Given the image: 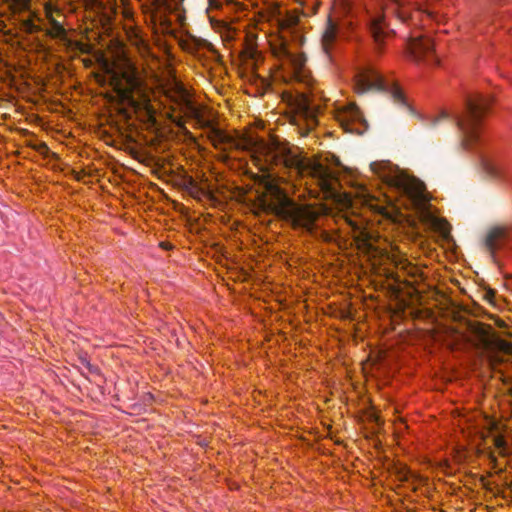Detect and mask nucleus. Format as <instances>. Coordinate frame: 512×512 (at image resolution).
Wrapping results in <instances>:
<instances>
[{
	"instance_id": "4468645a",
	"label": "nucleus",
	"mask_w": 512,
	"mask_h": 512,
	"mask_svg": "<svg viewBox=\"0 0 512 512\" xmlns=\"http://www.w3.org/2000/svg\"><path fill=\"white\" fill-rule=\"evenodd\" d=\"M508 240V230L504 227L492 228L486 237V247L488 251L494 256L495 252L504 246Z\"/></svg>"
},
{
	"instance_id": "b1692460",
	"label": "nucleus",
	"mask_w": 512,
	"mask_h": 512,
	"mask_svg": "<svg viewBox=\"0 0 512 512\" xmlns=\"http://www.w3.org/2000/svg\"><path fill=\"white\" fill-rule=\"evenodd\" d=\"M225 2L227 0H208L209 7L207 12L209 13L211 9H219Z\"/></svg>"
},
{
	"instance_id": "7c9ffc66",
	"label": "nucleus",
	"mask_w": 512,
	"mask_h": 512,
	"mask_svg": "<svg viewBox=\"0 0 512 512\" xmlns=\"http://www.w3.org/2000/svg\"><path fill=\"white\" fill-rule=\"evenodd\" d=\"M79 46H80V50H81L82 52H86V49H85V45H84V44H79Z\"/></svg>"
},
{
	"instance_id": "a878e982",
	"label": "nucleus",
	"mask_w": 512,
	"mask_h": 512,
	"mask_svg": "<svg viewBox=\"0 0 512 512\" xmlns=\"http://www.w3.org/2000/svg\"><path fill=\"white\" fill-rule=\"evenodd\" d=\"M494 443H495V446L498 448H502L505 446V440L500 436H498L494 439Z\"/></svg>"
},
{
	"instance_id": "1a4fd4ad",
	"label": "nucleus",
	"mask_w": 512,
	"mask_h": 512,
	"mask_svg": "<svg viewBox=\"0 0 512 512\" xmlns=\"http://www.w3.org/2000/svg\"><path fill=\"white\" fill-rule=\"evenodd\" d=\"M109 82L110 86L122 101H134V92L139 89L140 86V81L135 70L110 71Z\"/></svg>"
},
{
	"instance_id": "6ab92c4d",
	"label": "nucleus",
	"mask_w": 512,
	"mask_h": 512,
	"mask_svg": "<svg viewBox=\"0 0 512 512\" xmlns=\"http://www.w3.org/2000/svg\"><path fill=\"white\" fill-rule=\"evenodd\" d=\"M13 14L30 11L31 0H5Z\"/></svg>"
},
{
	"instance_id": "72a5a7b5",
	"label": "nucleus",
	"mask_w": 512,
	"mask_h": 512,
	"mask_svg": "<svg viewBox=\"0 0 512 512\" xmlns=\"http://www.w3.org/2000/svg\"><path fill=\"white\" fill-rule=\"evenodd\" d=\"M510 390H511V394H512V388Z\"/></svg>"
},
{
	"instance_id": "473e14b6",
	"label": "nucleus",
	"mask_w": 512,
	"mask_h": 512,
	"mask_svg": "<svg viewBox=\"0 0 512 512\" xmlns=\"http://www.w3.org/2000/svg\"><path fill=\"white\" fill-rule=\"evenodd\" d=\"M262 81H263V84L265 85V87H268L270 85L267 80L263 79Z\"/></svg>"
},
{
	"instance_id": "0eeeda50",
	"label": "nucleus",
	"mask_w": 512,
	"mask_h": 512,
	"mask_svg": "<svg viewBox=\"0 0 512 512\" xmlns=\"http://www.w3.org/2000/svg\"><path fill=\"white\" fill-rule=\"evenodd\" d=\"M183 1L154 0L155 8L151 14V20L155 26H159L162 33H170L172 31V17H174V20L180 27L185 25L186 15Z\"/></svg>"
},
{
	"instance_id": "2f4dec72",
	"label": "nucleus",
	"mask_w": 512,
	"mask_h": 512,
	"mask_svg": "<svg viewBox=\"0 0 512 512\" xmlns=\"http://www.w3.org/2000/svg\"><path fill=\"white\" fill-rule=\"evenodd\" d=\"M83 363H85V365L87 366V368H88L89 370H91V365H90V363H89V362H87L86 360H83Z\"/></svg>"
},
{
	"instance_id": "ddd939ff",
	"label": "nucleus",
	"mask_w": 512,
	"mask_h": 512,
	"mask_svg": "<svg viewBox=\"0 0 512 512\" xmlns=\"http://www.w3.org/2000/svg\"><path fill=\"white\" fill-rule=\"evenodd\" d=\"M482 165L485 171L493 177L503 176L508 166L506 159L499 154L483 155Z\"/></svg>"
},
{
	"instance_id": "39448f33",
	"label": "nucleus",
	"mask_w": 512,
	"mask_h": 512,
	"mask_svg": "<svg viewBox=\"0 0 512 512\" xmlns=\"http://www.w3.org/2000/svg\"><path fill=\"white\" fill-rule=\"evenodd\" d=\"M370 167L389 188L395 190L401 196H405L417 210L423 211L425 209L427 196L423 182L415 177L408 176L388 161L373 162Z\"/></svg>"
},
{
	"instance_id": "423d86ee",
	"label": "nucleus",
	"mask_w": 512,
	"mask_h": 512,
	"mask_svg": "<svg viewBox=\"0 0 512 512\" xmlns=\"http://www.w3.org/2000/svg\"><path fill=\"white\" fill-rule=\"evenodd\" d=\"M283 98L288 103L291 121L299 127L302 135L308 134L318 125V117L322 111L320 105L315 104L303 93H284Z\"/></svg>"
},
{
	"instance_id": "7ed1b4c3",
	"label": "nucleus",
	"mask_w": 512,
	"mask_h": 512,
	"mask_svg": "<svg viewBox=\"0 0 512 512\" xmlns=\"http://www.w3.org/2000/svg\"><path fill=\"white\" fill-rule=\"evenodd\" d=\"M305 15L297 9L279 12L277 33L269 37L272 55L279 62L280 76L285 82H298L308 85L311 74L306 67V57L301 51L304 36L300 29V17Z\"/></svg>"
},
{
	"instance_id": "bb28decb",
	"label": "nucleus",
	"mask_w": 512,
	"mask_h": 512,
	"mask_svg": "<svg viewBox=\"0 0 512 512\" xmlns=\"http://www.w3.org/2000/svg\"><path fill=\"white\" fill-rule=\"evenodd\" d=\"M450 118V114L447 111H442L439 116L435 119L434 123L439 122L441 119H448Z\"/></svg>"
},
{
	"instance_id": "aec40b11",
	"label": "nucleus",
	"mask_w": 512,
	"mask_h": 512,
	"mask_svg": "<svg viewBox=\"0 0 512 512\" xmlns=\"http://www.w3.org/2000/svg\"><path fill=\"white\" fill-rule=\"evenodd\" d=\"M45 34L53 39L65 40L67 38V30L64 27L63 23L58 25L44 28Z\"/></svg>"
},
{
	"instance_id": "dca6fc26",
	"label": "nucleus",
	"mask_w": 512,
	"mask_h": 512,
	"mask_svg": "<svg viewBox=\"0 0 512 512\" xmlns=\"http://www.w3.org/2000/svg\"><path fill=\"white\" fill-rule=\"evenodd\" d=\"M368 205L376 212L383 215L388 214V207L398 208V205L396 204L395 200L387 195H385V199L383 202L372 198L371 200L368 201Z\"/></svg>"
},
{
	"instance_id": "393cba45",
	"label": "nucleus",
	"mask_w": 512,
	"mask_h": 512,
	"mask_svg": "<svg viewBox=\"0 0 512 512\" xmlns=\"http://www.w3.org/2000/svg\"><path fill=\"white\" fill-rule=\"evenodd\" d=\"M28 12H29V16H28V18H33V19H34V22H36V23H39V24H41V23H42L43 19L39 16L38 12H36V11H31V10H30V11H28Z\"/></svg>"
},
{
	"instance_id": "20e7f679",
	"label": "nucleus",
	"mask_w": 512,
	"mask_h": 512,
	"mask_svg": "<svg viewBox=\"0 0 512 512\" xmlns=\"http://www.w3.org/2000/svg\"><path fill=\"white\" fill-rule=\"evenodd\" d=\"M489 95L475 93L466 98L465 108L461 114H455L453 120L462 135V146L473 150L482 144L483 120L492 105Z\"/></svg>"
},
{
	"instance_id": "2eb2a0df",
	"label": "nucleus",
	"mask_w": 512,
	"mask_h": 512,
	"mask_svg": "<svg viewBox=\"0 0 512 512\" xmlns=\"http://www.w3.org/2000/svg\"><path fill=\"white\" fill-rule=\"evenodd\" d=\"M209 20L212 28L220 34L223 41L230 42L234 40L236 36V30L232 28L227 22L224 20L216 19L210 15Z\"/></svg>"
},
{
	"instance_id": "cd10ccee",
	"label": "nucleus",
	"mask_w": 512,
	"mask_h": 512,
	"mask_svg": "<svg viewBox=\"0 0 512 512\" xmlns=\"http://www.w3.org/2000/svg\"><path fill=\"white\" fill-rule=\"evenodd\" d=\"M439 223V229L442 231L443 234L448 232V229H446L447 223L442 221H437Z\"/></svg>"
},
{
	"instance_id": "f8f14e48",
	"label": "nucleus",
	"mask_w": 512,
	"mask_h": 512,
	"mask_svg": "<svg viewBox=\"0 0 512 512\" xmlns=\"http://www.w3.org/2000/svg\"><path fill=\"white\" fill-rule=\"evenodd\" d=\"M179 44L183 50L191 54H198L204 51H215L214 45L211 42L191 34H187L182 37Z\"/></svg>"
},
{
	"instance_id": "f03ea898",
	"label": "nucleus",
	"mask_w": 512,
	"mask_h": 512,
	"mask_svg": "<svg viewBox=\"0 0 512 512\" xmlns=\"http://www.w3.org/2000/svg\"><path fill=\"white\" fill-rule=\"evenodd\" d=\"M385 11L395 14L402 22H413L422 14L412 0H334L322 36L325 50L339 33L345 34L357 24H365L374 41L381 45L392 33L385 21Z\"/></svg>"
},
{
	"instance_id": "f3484780",
	"label": "nucleus",
	"mask_w": 512,
	"mask_h": 512,
	"mask_svg": "<svg viewBox=\"0 0 512 512\" xmlns=\"http://www.w3.org/2000/svg\"><path fill=\"white\" fill-rule=\"evenodd\" d=\"M43 9H44L45 19L49 23L50 27L58 25L60 23H63L62 21L57 19L55 16H53V12H58V16H64V12L59 6L48 1V2L44 3Z\"/></svg>"
},
{
	"instance_id": "5701e85b",
	"label": "nucleus",
	"mask_w": 512,
	"mask_h": 512,
	"mask_svg": "<svg viewBox=\"0 0 512 512\" xmlns=\"http://www.w3.org/2000/svg\"><path fill=\"white\" fill-rule=\"evenodd\" d=\"M31 147L42 155H46L49 152V148H48L47 144L44 142L31 144Z\"/></svg>"
},
{
	"instance_id": "9d476101",
	"label": "nucleus",
	"mask_w": 512,
	"mask_h": 512,
	"mask_svg": "<svg viewBox=\"0 0 512 512\" xmlns=\"http://www.w3.org/2000/svg\"><path fill=\"white\" fill-rule=\"evenodd\" d=\"M333 113L345 132L361 134L367 127L362 112L353 103L337 107Z\"/></svg>"
},
{
	"instance_id": "412c9836",
	"label": "nucleus",
	"mask_w": 512,
	"mask_h": 512,
	"mask_svg": "<svg viewBox=\"0 0 512 512\" xmlns=\"http://www.w3.org/2000/svg\"><path fill=\"white\" fill-rule=\"evenodd\" d=\"M22 29L28 34H35L44 31V27L34 22L33 18H26L21 20Z\"/></svg>"
},
{
	"instance_id": "c756f323",
	"label": "nucleus",
	"mask_w": 512,
	"mask_h": 512,
	"mask_svg": "<svg viewBox=\"0 0 512 512\" xmlns=\"http://www.w3.org/2000/svg\"><path fill=\"white\" fill-rule=\"evenodd\" d=\"M53 16H55L57 19L65 18V15L64 16H58V12H53Z\"/></svg>"
},
{
	"instance_id": "4be33fe9",
	"label": "nucleus",
	"mask_w": 512,
	"mask_h": 512,
	"mask_svg": "<svg viewBox=\"0 0 512 512\" xmlns=\"http://www.w3.org/2000/svg\"><path fill=\"white\" fill-rule=\"evenodd\" d=\"M392 96L394 100L398 103H404V95L401 89L397 86H393L392 88Z\"/></svg>"
},
{
	"instance_id": "a211bd4d",
	"label": "nucleus",
	"mask_w": 512,
	"mask_h": 512,
	"mask_svg": "<svg viewBox=\"0 0 512 512\" xmlns=\"http://www.w3.org/2000/svg\"><path fill=\"white\" fill-rule=\"evenodd\" d=\"M397 477L399 481L411 484L414 490L416 489V485L422 481L418 475L407 467H401L397 472Z\"/></svg>"
},
{
	"instance_id": "9b49d317",
	"label": "nucleus",
	"mask_w": 512,
	"mask_h": 512,
	"mask_svg": "<svg viewBox=\"0 0 512 512\" xmlns=\"http://www.w3.org/2000/svg\"><path fill=\"white\" fill-rule=\"evenodd\" d=\"M387 85L382 75L374 67H365L355 76L354 88L359 94L372 88L383 90Z\"/></svg>"
},
{
	"instance_id": "6e6552de",
	"label": "nucleus",
	"mask_w": 512,
	"mask_h": 512,
	"mask_svg": "<svg viewBox=\"0 0 512 512\" xmlns=\"http://www.w3.org/2000/svg\"><path fill=\"white\" fill-rule=\"evenodd\" d=\"M406 54L417 64L426 66H436L439 64L438 56L434 50V43L426 36L411 37L407 42Z\"/></svg>"
},
{
	"instance_id": "c85d7f7f",
	"label": "nucleus",
	"mask_w": 512,
	"mask_h": 512,
	"mask_svg": "<svg viewBox=\"0 0 512 512\" xmlns=\"http://www.w3.org/2000/svg\"><path fill=\"white\" fill-rule=\"evenodd\" d=\"M346 221L349 224V226L352 228L353 231L360 230V227L355 222H353L352 220H346Z\"/></svg>"
},
{
	"instance_id": "f257e3e1",
	"label": "nucleus",
	"mask_w": 512,
	"mask_h": 512,
	"mask_svg": "<svg viewBox=\"0 0 512 512\" xmlns=\"http://www.w3.org/2000/svg\"><path fill=\"white\" fill-rule=\"evenodd\" d=\"M197 123L200 128L206 130L207 138L215 149L222 152L241 151L250 155L260 172L256 176V182L262 188L263 196L274 206L277 214L288 221L294 229L303 230L324 242L336 240L335 235L325 230L319 231L320 210L313 205L298 204L292 200L281 187L280 178L271 172L274 167L290 169L301 178H311L322 191H329L331 174L326 166L301 157L286 143H280L275 139L265 140L251 133L231 134L203 117H198Z\"/></svg>"
}]
</instances>
